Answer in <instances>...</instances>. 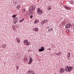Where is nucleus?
<instances>
[{
    "instance_id": "obj_27",
    "label": "nucleus",
    "mask_w": 74,
    "mask_h": 74,
    "mask_svg": "<svg viewBox=\"0 0 74 74\" xmlns=\"http://www.w3.org/2000/svg\"><path fill=\"white\" fill-rule=\"evenodd\" d=\"M38 51H39L40 52H42L43 51V50L42 49H39L38 50Z\"/></svg>"
},
{
    "instance_id": "obj_23",
    "label": "nucleus",
    "mask_w": 74,
    "mask_h": 74,
    "mask_svg": "<svg viewBox=\"0 0 74 74\" xmlns=\"http://www.w3.org/2000/svg\"><path fill=\"white\" fill-rule=\"evenodd\" d=\"M12 18H15V17H16V15H15V14H14L12 16Z\"/></svg>"
},
{
    "instance_id": "obj_25",
    "label": "nucleus",
    "mask_w": 74,
    "mask_h": 74,
    "mask_svg": "<svg viewBox=\"0 0 74 74\" xmlns=\"http://www.w3.org/2000/svg\"><path fill=\"white\" fill-rule=\"evenodd\" d=\"M42 25H44L45 23H44V21H42L41 22Z\"/></svg>"
},
{
    "instance_id": "obj_16",
    "label": "nucleus",
    "mask_w": 74,
    "mask_h": 74,
    "mask_svg": "<svg viewBox=\"0 0 74 74\" xmlns=\"http://www.w3.org/2000/svg\"><path fill=\"white\" fill-rule=\"evenodd\" d=\"M24 21V18H23L21 20H19V22H20V23H21V22H23V21Z\"/></svg>"
},
{
    "instance_id": "obj_20",
    "label": "nucleus",
    "mask_w": 74,
    "mask_h": 74,
    "mask_svg": "<svg viewBox=\"0 0 74 74\" xmlns=\"http://www.w3.org/2000/svg\"><path fill=\"white\" fill-rule=\"evenodd\" d=\"M35 32H37L38 30V28H36L35 29Z\"/></svg>"
},
{
    "instance_id": "obj_13",
    "label": "nucleus",
    "mask_w": 74,
    "mask_h": 74,
    "mask_svg": "<svg viewBox=\"0 0 74 74\" xmlns=\"http://www.w3.org/2000/svg\"><path fill=\"white\" fill-rule=\"evenodd\" d=\"M67 57L69 59L70 58V53H69Z\"/></svg>"
},
{
    "instance_id": "obj_21",
    "label": "nucleus",
    "mask_w": 74,
    "mask_h": 74,
    "mask_svg": "<svg viewBox=\"0 0 74 74\" xmlns=\"http://www.w3.org/2000/svg\"><path fill=\"white\" fill-rule=\"evenodd\" d=\"M74 3V1L73 0H71L70 1V3H71V4H73Z\"/></svg>"
},
{
    "instance_id": "obj_32",
    "label": "nucleus",
    "mask_w": 74,
    "mask_h": 74,
    "mask_svg": "<svg viewBox=\"0 0 74 74\" xmlns=\"http://www.w3.org/2000/svg\"><path fill=\"white\" fill-rule=\"evenodd\" d=\"M68 60H69V59H68Z\"/></svg>"
},
{
    "instance_id": "obj_7",
    "label": "nucleus",
    "mask_w": 74,
    "mask_h": 74,
    "mask_svg": "<svg viewBox=\"0 0 74 74\" xmlns=\"http://www.w3.org/2000/svg\"><path fill=\"white\" fill-rule=\"evenodd\" d=\"M33 62V60L32 59V58H29V62H28V63L30 64L32 63V62Z\"/></svg>"
},
{
    "instance_id": "obj_24",
    "label": "nucleus",
    "mask_w": 74,
    "mask_h": 74,
    "mask_svg": "<svg viewBox=\"0 0 74 74\" xmlns=\"http://www.w3.org/2000/svg\"><path fill=\"white\" fill-rule=\"evenodd\" d=\"M66 31L67 32H68V33H70V31L69 29H66Z\"/></svg>"
},
{
    "instance_id": "obj_12",
    "label": "nucleus",
    "mask_w": 74,
    "mask_h": 74,
    "mask_svg": "<svg viewBox=\"0 0 74 74\" xmlns=\"http://www.w3.org/2000/svg\"><path fill=\"white\" fill-rule=\"evenodd\" d=\"M13 20H14V21H13V23H14V24H16V21H17V20H16L15 19V18H14L13 19Z\"/></svg>"
},
{
    "instance_id": "obj_9",
    "label": "nucleus",
    "mask_w": 74,
    "mask_h": 74,
    "mask_svg": "<svg viewBox=\"0 0 74 74\" xmlns=\"http://www.w3.org/2000/svg\"><path fill=\"white\" fill-rule=\"evenodd\" d=\"M51 6H48L47 8V9L48 10V11H49V10H51Z\"/></svg>"
},
{
    "instance_id": "obj_11",
    "label": "nucleus",
    "mask_w": 74,
    "mask_h": 74,
    "mask_svg": "<svg viewBox=\"0 0 74 74\" xmlns=\"http://www.w3.org/2000/svg\"><path fill=\"white\" fill-rule=\"evenodd\" d=\"M16 40L17 41V42H21V40L18 38L16 39Z\"/></svg>"
},
{
    "instance_id": "obj_4",
    "label": "nucleus",
    "mask_w": 74,
    "mask_h": 74,
    "mask_svg": "<svg viewBox=\"0 0 74 74\" xmlns=\"http://www.w3.org/2000/svg\"><path fill=\"white\" fill-rule=\"evenodd\" d=\"M34 72L33 71H29L27 72V74H34Z\"/></svg>"
},
{
    "instance_id": "obj_1",
    "label": "nucleus",
    "mask_w": 74,
    "mask_h": 74,
    "mask_svg": "<svg viewBox=\"0 0 74 74\" xmlns=\"http://www.w3.org/2000/svg\"><path fill=\"white\" fill-rule=\"evenodd\" d=\"M36 8V5H32L29 8V14L30 15L32 14L33 13V11L35 10V8Z\"/></svg>"
},
{
    "instance_id": "obj_3",
    "label": "nucleus",
    "mask_w": 74,
    "mask_h": 74,
    "mask_svg": "<svg viewBox=\"0 0 74 74\" xmlns=\"http://www.w3.org/2000/svg\"><path fill=\"white\" fill-rule=\"evenodd\" d=\"M37 13L39 15H41L42 14V11L40 10V9L38 8L37 10Z\"/></svg>"
},
{
    "instance_id": "obj_6",
    "label": "nucleus",
    "mask_w": 74,
    "mask_h": 74,
    "mask_svg": "<svg viewBox=\"0 0 74 74\" xmlns=\"http://www.w3.org/2000/svg\"><path fill=\"white\" fill-rule=\"evenodd\" d=\"M70 26H71L70 23H69L65 26V28H66V29H69V28L70 27Z\"/></svg>"
},
{
    "instance_id": "obj_28",
    "label": "nucleus",
    "mask_w": 74,
    "mask_h": 74,
    "mask_svg": "<svg viewBox=\"0 0 74 74\" xmlns=\"http://www.w3.org/2000/svg\"><path fill=\"white\" fill-rule=\"evenodd\" d=\"M43 21L45 23H47V20H45Z\"/></svg>"
},
{
    "instance_id": "obj_29",
    "label": "nucleus",
    "mask_w": 74,
    "mask_h": 74,
    "mask_svg": "<svg viewBox=\"0 0 74 74\" xmlns=\"http://www.w3.org/2000/svg\"><path fill=\"white\" fill-rule=\"evenodd\" d=\"M16 67L17 69H19V66L18 65L16 66Z\"/></svg>"
},
{
    "instance_id": "obj_15",
    "label": "nucleus",
    "mask_w": 74,
    "mask_h": 74,
    "mask_svg": "<svg viewBox=\"0 0 74 74\" xmlns=\"http://www.w3.org/2000/svg\"><path fill=\"white\" fill-rule=\"evenodd\" d=\"M26 45H30V43L28 41V42H27V43H26Z\"/></svg>"
},
{
    "instance_id": "obj_19",
    "label": "nucleus",
    "mask_w": 74,
    "mask_h": 74,
    "mask_svg": "<svg viewBox=\"0 0 74 74\" xmlns=\"http://www.w3.org/2000/svg\"><path fill=\"white\" fill-rule=\"evenodd\" d=\"M64 8H65V9H66V10H69V9H70V8H69L66 6H65Z\"/></svg>"
},
{
    "instance_id": "obj_22",
    "label": "nucleus",
    "mask_w": 74,
    "mask_h": 74,
    "mask_svg": "<svg viewBox=\"0 0 74 74\" xmlns=\"http://www.w3.org/2000/svg\"><path fill=\"white\" fill-rule=\"evenodd\" d=\"M16 8H17V9H19V8H20V5H18L17 6Z\"/></svg>"
},
{
    "instance_id": "obj_18",
    "label": "nucleus",
    "mask_w": 74,
    "mask_h": 74,
    "mask_svg": "<svg viewBox=\"0 0 74 74\" xmlns=\"http://www.w3.org/2000/svg\"><path fill=\"white\" fill-rule=\"evenodd\" d=\"M25 11H26V10H25V9H22V12L24 13L25 12Z\"/></svg>"
},
{
    "instance_id": "obj_30",
    "label": "nucleus",
    "mask_w": 74,
    "mask_h": 74,
    "mask_svg": "<svg viewBox=\"0 0 74 74\" xmlns=\"http://www.w3.org/2000/svg\"><path fill=\"white\" fill-rule=\"evenodd\" d=\"M32 17H33V15L31 16H30V18H32Z\"/></svg>"
},
{
    "instance_id": "obj_31",
    "label": "nucleus",
    "mask_w": 74,
    "mask_h": 74,
    "mask_svg": "<svg viewBox=\"0 0 74 74\" xmlns=\"http://www.w3.org/2000/svg\"><path fill=\"white\" fill-rule=\"evenodd\" d=\"M15 3L16 4L17 2V1L15 2Z\"/></svg>"
},
{
    "instance_id": "obj_10",
    "label": "nucleus",
    "mask_w": 74,
    "mask_h": 74,
    "mask_svg": "<svg viewBox=\"0 0 74 74\" xmlns=\"http://www.w3.org/2000/svg\"><path fill=\"white\" fill-rule=\"evenodd\" d=\"M7 45H6L3 44L2 46V48H7Z\"/></svg>"
},
{
    "instance_id": "obj_8",
    "label": "nucleus",
    "mask_w": 74,
    "mask_h": 74,
    "mask_svg": "<svg viewBox=\"0 0 74 74\" xmlns=\"http://www.w3.org/2000/svg\"><path fill=\"white\" fill-rule=\"evenodd\" d=\"M23 43L24 44H27V42H28V40L26 39L25 40H23Z\"/></svg>"
},
{
    "instance_id": "obj_14",
    "label": "nucleus",
    "mask_w": 74,
    "mask_h": 74,
    "mask_svg": "<svg viewBox=\"0 0 74 74\" xmlns=\"http://www.w3.org/2000/svg\"><path fill=\"white\" fill-rule=\"evenodd\" d=\"M38 23V20H36L34 22V23Z\"/></svg>"
},
{
    "instance_id": "obj_26",
    "label": "nucleus",
    "mask_w": 74,
    "mask_h": 74,
    "mask_svg": "<svg viewBox=\"0 0 74 74\" xmlns=\"http://www.w3.org/2000/svg\"><path fill=\"white\" fill-rule=\"evenodd\" d=\"M41 49L43 50V51L44 50V47H42L41 48Z\"/></svg>"
},
{
    "instance_id": "obj_5",
    "label": "nucleus",
    "mask_w": 74,
    "mask_h": 74,
    "mask_svg": "<svg viewBox=\"0 0 74 74\" xmlns=\"http://www.w3.org/2000/svg\"><path fill=\"white\" fill-rule=\"evenodd\" d=\"M64 71H65L64 69L63 68H61L60 70V73H63L64 72Z\"/></svg>"
},
{
    "instance_id": "obj_17",
    "label": "nucleus",
    "mask_w": 74,
    "mask_h": 74,
    "mask_svg": "<svg viewBox=\"0 0 74 74\" xmlns=\"http://www.w3.org/2000/svg\"><path fill=\"white\" fill-rule=\"evenodd\" d=\"M52 30H53L52 28H50L48 29V31H49V32H51V31H52Z\"/></svg>"
},
{
    "instance_id": "obj_2",
    "label": "nucleus",
    "mask_w": 74,
    "mask_h": 74,
    "mask_svg": "<svg viewBox=\"0 0 74 74\" xmlns=\"http://www.w3.org/2000/svg\"><path fill=\"white\" fill-rule=\"evenodd\" d=\"M73 69V67L67 66L65 68V71L69 73V72H70L71 70H72Z\"/></svg>"
}]
</instances>
